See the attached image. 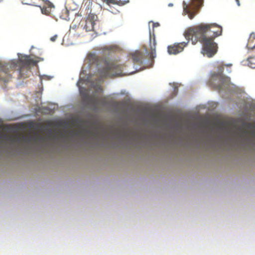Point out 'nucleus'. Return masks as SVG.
Here are the masks:
<instances>
[{
	"label": "nucleus",
	"mask_w": 255,
	"mask_h": 255,
	"mask_svg": "<svg viewBox=\"0 0 255 255\" xmlns=\"http://www.w3.org/2000/svg\"><path fill=\"white\" fill-rule=\"evenodd\" d=\"M222 27L215 23L200 24L188 28L184 33L186 39H191L193 44L200 41L203 45V54L211 57L217 52L215 38L222 34Z\"/></svg>",
	"instance_id": "obj_1"
},
{
	"label": "nucleus",
	"mask_w": 255,
	"mask_h": 255,
	"mask_svg": "<svg viewBox=\"0 0 255 255\" xmlns=\"http://www.w3.org/2000/svg\"><path fill=\"white\" fill-rule=\"evenodd\" d=\"M38 61L31 58L30 56H22L18 60H13L9 64H3L0 61V70L2 71L8 77L10 75L8 74L9 71L6 69L10 68L19 71V74L21 78H25L29 77L31 73V66L36 65Z\"/></svg>",
	"instance_id": "obj_2"
},
{
	"label": "nucleus",
	"mask_w": 255,
	"mask_h": 255,
	"mask_svg": "<svg viewBox=\"0 0 255 255\" xmlns=\"http://www.w3.org/2000/svg\"><path fill=\"white\" fill-rule=\"evenodd\" d=\"M104 64V67L99 71L101 77H113L122 74L123 68L122 65L107 60H105Z\"/></svg>",
	"instance_id": "obj_3"
},
{
	"label": "nucleus",
	"mask_w": 255,
	"mask_h": 255,
	"mask_svg": "<svg viewBox=\"0 0 255 255\" xmlns=\"http://www.w3.org/2000/svg\"><path fill=\"white\" fill-rule=\"evenodd\" d=\"M203 0H192L190 4L183 2V12L192 19L198 13V9L203 5Z\"/></svg>",
	"instance_id": "obj_4"
},
{
	"label": "nucleus",
	"mask_w": 255,
	"mask_h": 255,
	"mask_svg": "<svg viewBox=\"0 0 255 255\" xmlns=\"http://www.w3.org/2000/svg\"><path fill=\"white\" fill-rule=\"evenodd\" d=\"M86 31H94L97 33L100 29V21L98 20V16L94 13H89L86 20L84 26Z\"/></svg>",
	"instance_id": "obj_5"
},
{
	"label": "nucleus",
	"mask_w": 255,
	"mask_h": 255,
	"mask_svg": "<svg viewBox=\"0 0 255 255\" xmlns=\"http://www.w3.org/2000/svg\"><path fill=\"white\" fill-rule=\"evenodd\" d=\"M187 42H182L180 43H175L173 45H169L167 47L168 52L169 54H177L182 52L184 47L188 44L190 40L191 39H186Z\"/></svg>",
	"instance_id": "obj_6"
},
{
	"label": "nucleus",
	"mask_w": 255,
	"mask_h": 255,
	"mask_svg": "<svg viewBox=\"0 0 255 255\" xmlns=\"http://www.w3.org/2000/svg\"><path fill=\"white\" fill-rule=\"evenodd\" d=\"M156 42L154 34L152 36L150 32V38L149 42V47L146 48V51L148 52V56L150 59H153L156 57Z\"/></svg>",
	"instance_id": "obj_7"
},
{
	"label": "nucleus",
	"mask_w": 255,
	"mask_h": 255,
	"mask_svg": "<svg viewBox=\"0 0 255 255\" xmlns=\"http://www.w3.org/2000/svg\"><path fill=\"white\" fill-rule=\"evenodd\" d=\"M80 94L84 102L92 103L94 105H96L98 103L99 100L95 99L93 96L89 95L88 90H85L84 91H81Z\"/></svg>",
	"instance_id": "obj_8"
},
{
	"label": "nucleus",
	"mask_w": 255,
	"mask_h": 255,
	"mask_svg": "<svg viewBox=\"0 0 255 255\" xmlns=\"http://www.w3.org/2000/svg\"><path fill=\"white\" fill-rule=\"evenodd\" d=\"M133 63L141 65L144 59V55L143 52L139 51H135L130 54Z\"/></svg>",
	"instance_id": "obj_9"
},
{
	"label": "nucleus",
	"mask_w": 255,
	"mask_h": 255,
	"mask_svg": "<svg viewBox=\"0 0 255 255\" xmlns=\"http://www.w3.org/2000/svg\"><path fill=\"white\" fill-rule=\"evenodd\" d=\"M247 47L249 49H255V33H252L249 37Z\"/></svg>",
	"instance_id": "obj_10"
},
{
	"label": "nucleus",
	"mask_w": 255,
	"mask_h": 255,
	"mask_svg": "<svg viewBox=\"0 0 255 255\" xmlns=\"http://www.w3.org/2000/svg\"><path fill=\"white\" fill-rule=\"evenodd\" d=\"M89 132H90L89 131H88L86 130L84 128H83L81 125H80L78 127V130L77 131V133L78 135H81V136H85Z\"/></svg>",
	"instance_id": "obj_11"
},
{
	"label": "nucleus",
	"mask_w": 255,
	"mask_h": 255,
	"mask_svg": "<svg viewBox=\"0 0 255 255\" xmlns=\"http://www.w3.org/2000/svg\"><path fill=\"white\" fill-rule=\"evenodd\" d=\"M220 80L223 84L228 85L230 83V78L226 77L222 74H219Z\"/></svg>",
	"instance_id": "obj_12"
},
{
	"label": "nucleus",
	"mask_w": 255,
	"mask_h": 255,
	"mask_svg": "<svg viewBox=\"0 0 255 255\" xmlns=\"http://www.w3.org/2000/svg\"><path fill=\"white\" fill-rule=\"evenodd\" d=\"M247 60L248 61V65L252 68H255V56L249 57Z\"/></svg>",
	"instance_id": "obj_13"
},
{
	"label": "nucleus",
	"mask_w": 255,
	"mask_h": 255,
	"mask_svg": "<svg viewBox=\"0 0 255 255\" xmlns=\"http://www.w3.org/2000/svg\"><path fill=\"white\" fill-rule=\"evenodd\" d=\"M22 2L25 4L33 5L34 2L32 0H21Z\"/></svg>",
	"instance_id": "obj_14"
},
{
	"label": "nucleus",
	"mask_w": 255,
	"mask_h": 255,
	"mask_svg": "<svg viewBox=\"0 0 255 255\" xmlns=\"http://www.w3.org/2000/svg\"><path fill=\"white\" fill-rule=\"evenodd\" d=\"M88 58L90 60H92V62H94L96 60V56L95 54H90L88 55Z\"/></svg>",
	"instance_id": "obj_15"
},
{
	"label": "nucleus",
	"mask_w": 255,
	"mask_h": 255,
	"mask_svg": "<svg viewBox=\"0 0 255 255\" xmlns=\"http://www.w3.org/2000/svg\"><path fill=\"white\" fill-rule=\"evenodd\" d=\"M106 49L110 51H114L117 47L116 46H109L105 48Z\"/></svg>",
	"instance_id": "obj_16"
},
{
	"label": "nucleus",
	"mask_w": 255,
	"mask_h": 255,
	"mask_svg": "<svg viewBox=\"0 0 255 255\" xmlns=\"http://www.w3.org/2000/svg\"><path fill=\"white\" fill-rule=\"evenodd\" d=\"M104 1L106 2L108 4L110 3H113L115 4L116 3V0H103Z\"/></svg>",
	"instance_id": "obj_17"
},
{
	"label": "nucleus",
	"mask_w": 255,
	"mask_h": 255,
	"mask_svg": "<svg viewBox=\"0 0 255 255\" xmlns=\"http://www.w3.org/2000/svg\"><path fill=\"white\" fill-rule=\"evenodd\" d=\"M41 11L43 13L46 14L49 12L48 10H47L46 8H44V7H43L41 9Z\"/></svg>",
	"instance_id": "obj_18"
},
{
	"label": "nucleus",
	"mask_w": 255,
	"mask_h": 255,
	"mask_svg": "<svg viewBox=\"0 0 255 255\" xmlns=\"http://www.w3.org/2000/svg\"><path fill=\"white\" fill-rule=\"evenodd\" d=\"M57 35H55L54 36H53L51 37L50 40H51V41L54 42V41H55V40L57 38Z\"/></svg>",
	"instance_id": "obj_19"
},
{
	"label": "nucleus",
	"mask_w": 255,
	"mask_h": 255,
	"mask_svg": "<svg viewBox=\"0 0 255 255\" xmlns=\"http://www.w3.org/2000/svg\"><path fill=\"white\" fill-rule=\"evenodd\" d=\"M236 2H237V4L240 6V1H239V0H236Z\"/></svg>",
	"instance_id": "obj_20"
},
{
	"label": "nucleus",
	"mask_w": 255,
	"mask_h": 255,
	"mask_svg": "<svg viewBox=\"0 0 255 255\" xmlns=\"http://www.w3.org/2000/svg\"><path fill=\"white\" fill-rule=\"evenodd\" d=\"M99 89L100 90H102V88H101V86H99Z\"/></svg>",
	"instance_id": "obj_21"
},
{
	"label": "nucleus",
	"mask_w": 255,
	"mask_h": 255,
	"mask_svg": "<svg viewBox=\"0 0 255 255\" xmlns=\"http://www.w3.org/2000/svg\"><path fill=\"white\" fill-rule=\"evenodd\" d=\"M172 5H173V4L172 3L169 4V6H172Z\"/></svg>",
	"instance_id": "obj_22"
},
{
	"label": "nucleus",
	"mask_w": 255,
	"mask_h": 255,
	"mask_svg": "<svg viewBox=\"0 0 255 255\" xmlns=\"http://www.w3.org/2000/svg\"><path fill=\"white\" fill-rule=\"evenodd\" d=\"M64 124H65V125H66V121H65V120Z\"/></svg>",
	"instance_id": "obj_23"
},
{
	"label": "nucleus",
	"mask_w": 255,
	"mask_h": 255,
	"mask_svg": "<svg viewBox=\"0 0 255 255\" xmlns=\"http://www.w3.org/2000/svg\"><path fill=\"white\" fill-rule=\"evenodd\" d=\"M99 100L101 101V102H103V99H100Z\"/></svg>",
	"instance_id": "obj_24"
},
{
	"label": "nucleus",
	"mask_w": 255,
	"mask_h": 255,
	"mask_svg": "<svg viewBox=\"0 0 255 255\" xmlns=\"http://www.w3.org/2000/svg\"><path fill=\"white\" fill-rule=\"evenodd\" d=\"M223 68H224V67L222 66V70L223 69Z\"/></svg>",
	"instance_id": "obj_25"
},
{
	"label": "nucleus",
	"mask_w": 255,
	"mask_h": 255,
	"mask_svg": "<svg viewBox=\"0 0 255 255\" xmlns=\"http://www.w3.org/2000/svg\"><path fill=\"white\" fill-rule=\"evenodd\" d=\"M64 132H65V133L66 132V130H64Z\"/></svg>",
	"instance_id": "obj_26"
}]
</instances>
